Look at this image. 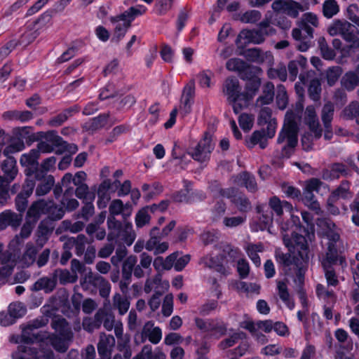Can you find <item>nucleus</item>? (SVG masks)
Returning a JSON list of instances; mask_svg holds the SVG:
<instances>
[{
	"mask_svg": "<svg viewBox=\"0 0 359 359\" xmlns=\"http://www.w3.org/2000/svg\"><path fill=\"white\" fill-rule=\"evenodd\" d=\"M290 252L276 251L275 259L281 273L303 284L309 262V247L305 236L292 232L291 238L284 239Z\"/></svg>",
	"mask_w": 359,
	"mask_h": 359,
	"instance_id": "1",
	"label": "nucleus"
},
{
	"mask_svg": "<svg viewBox=\"0 0 359 359\" xmlns=\"http://www.w3.org/2000/svg\"><path fill=\"white\" fill-rule=\"evenodd\" d=\"M32 126L16 127L13 129V137L11 142L3 150V155L15 154L25 149V142L27 146H31L34 142L44 140L46 132L39 131L34 133Z\"/></svg>",
	"mask_w": 359,
	"mask_h": 359,
	"instance_id": "2",
	"label": "nucleus"
},
{
	"mask_svg": "<svg viewBox=\"0 0 359 359\" xmlns=\"http://www.w3.org/2000/svg\"><path fill=\"white\" fill-rule=\"evenodd\" d=\"M222 92L226 96L228 102L232 106L235 114H238L252 101L250 96L244 97L245 90L242 91L239 80L234 76H228L224 80L222 84Z\"/></svg>",
	"mask_w": 359,
	"mask_h": 359,
	"instance_id": "3",
	"label": "nucleus"
},
{
	"mask_svg": "<svg viewBox=\"0 0 359 359\" xmlns=\"http://www.w3.org/2000/svg\"><path fill=\"white\" fill-rule=\"evenodd\" d=\"M147 8L144 6H131L123 13L111 18L112 23L123 21V24H118L114 29V34L112 40L119 42L126 35L128 28L131 26V22L138 16L145 13Z\"/></svg>",
	"mask_w": 359,
	"mask_h": 359,
	"instance_id": "4",
	"label": "nucleus"
},
{
	"mask_svg": "<svg viewBox=\"0 0 359 359\" xmlns=\"http://www.w3.org/2000/svg\"><path fill=\"white\" fill-rule=\"evenodd\" d=\"M262 69L259 67L252 65H248L241 74L240 79L245 82L244 97L250 96L252 100L254 99L262 85Z\"/></svg>",
	"mask_w": 359,
	"mask_h": 359,
	"instance_id": "5",
	"label": "nucleus"
},
{
	"mask_svg": "<svg viewBox=\"0 0 359 359\" xmlns=\"http://www.w3.org/2000/svg\"><path fill=\"white\" fill-rule=\"evenodd\" d=\"M296 114L292 110L287 111L285 114L283 127L278 134L277 143H283L288 139V145L295 147L298 143V126L295 121Z\"/></svg>",
	"mask_w": 359,
	"mask_h": 359,
	"instance_id": "6",
	"label": "nucleus"
},
{
	"mask_svg": "<svg viewBox=\"0 0 359 359\" xmlns=\"http://www.w3.org/2000/svg\"><path fill=\"white\" fill-rule=\"evenodd\" d=\"M215 149V143L212 140V135L210 132L205 131L203 138L198 142L197 145L189 151L191 158L200 163H203L210 159V154Z\"/></svg>",
	"mask_w": 359,
	"mask_h": 359,
	"instance_id": "7",
	"label": "nucleus"
},
{
	"mask_svg": "<svg viewBox=\"0 0 359 359\" xmlns=\"http://www.w3.org/2000/svg\"><path fill=\"white\" fill-rule=\"evenodd\" d=\"M194 322L196 327L202 332L212 333L214 335L218 334L219 337L225 335L226 333V325L217 319H203L196 317L194 318Z\"/></svg>",
	"mask_w": 359,
	"mask_h": 359,
	"instance_id": "8",
	"label": "nucleus"
},
{
	"mask_svg": "<svg viewBox=\"0 0 359 359\" xmlns=\"http://www.w3.org/2000/svg\"><path fill=\"white\" fill-rule=\"evenodd\" d=\"M36 184L34 180L26 179L22 189L15 197L16 210L21 214L24 213L28 205V198L32 194Z\"/></svg>",
	"mask_w": 359,
	"mask_h": 359,
	"instance_id": "9",
	"label": "nucleus"
},
{
	"mask_svg": "<svg viewBox=\"0 0 359 359\" xmlns=\"http://www.w3.org/2000/svg\"><path fill=\"white\" fill-rule=\"evenodd\" d=\"M81 286L83 289H88L90 286L97 288L100 295L103 298L108 297L111 291L109 282L100 275H91L86 278L84 281L81 282Z\"/></svg>",
	"mask_w": 359,
	"mask_h": 359,
	"instance_id": "10",
	"label": "nucleus"
},
{
	"mask_svg": "<svg viewBox=\"0 0 359 359\" xmlns=\"http://www.w3.org/2000/svg\"><path fill=\"white\" fill-rule=\"evenodd\" d=\"M304 122L309 126V130L314 133L316 139H319L322 135V129L320 126L316 109L313 105L306 107L304 115Z\"/></svg>",
	"mask_w": 359,
	"mask_h": 359,
	"instance_id": "11",
	"label": "nucleus"
},
{
	"mask_svg": "<svg viewBox=\"0 0 359 359\" xmlns=\"http://www.w3.org/2000/svg\"><path fill=\"white\" fill-rule=\"evenodd\" d=\"M350 175V170L343 163H333L328 169L323 170V178L325 180H333L340 177H347Z\"/></svg>",
	"mask_w": 359,
	"mask_h": 359,
	"instance_id": "12",
	"label": "nucleus"
},
{
	"mask_svg": "<svg viewBox=\"0 0 359 359\" xmlns=\"http://www.w3.org/2000/svg\"><path fill=\"white\" fill-rule=\"evenodd\" d=\"M268 34L267 32L264 33L262 30L257 29H243L238 34L236 43L238 44L241 39H244V43L260 44L265 40L264 36Z\"/></svg>",
	"mask_w": 359,
	"mask_h": 359,
	"instance_id": "13",
	"label": "nucleus"
},
{
	"mask_svg": "<svg viewBox=\"0 0 359 359\" xmlns=\"http://www.w3.org/2000/svg\"><path fill=\"white\" fill-rule=\"evenodd\" d=\"M351 182L348 180H342L340 184L333 190L327 200V203L330 205L335 203L339 198L347 200L353 196V193L351 191Z\"/></svg>",
	"mask_w": 359,
	"mask_h": 359,
	"instance_id": "14",
	"label": "nucleus"
},
{
	"mask_svg": "<svg viewBox=\"0 0 359 359\" xmlns=\"http://www.w3.org/2000/svg\"><path fill=\"white\" fill-rule=\"evenodd\" d=\"M226 256L224 254H218L215 256L205 257L202 259L201 262L204 265L211 269L215 270L222 275H227V271L224 265Z\"/></svg>",
	"mask_w": 359,
	"mask_h": 359,
	"instance_id": "15",
	"label": "nucleus"
},
{
	"mask_svg": "<svg viewBox=\"0 0 359 359\" xmlns=\"http://www.w3.org/2000/svg\"><path fill=\"white\" fill-rule=\"evenodd\" d=\"M79 111L80 107L78 104L66 108L60 114L51 117L48 121V125L50 127H59L65 123L69 117L77 114Z\"/></svg>",
	"mask_w": 359,
	"mask_h": 359,
	"instance_id": "16",
	"label": "nucleus"
},
{
	"mask_svg": "<svg viewBox=\"0 0 359 359\" xmlns=\"http://www.w3.org/2000/svg\"><path fill=\"white\" fill-rule=\"evenodd\" d=\"M124 225L122 222L116 219L114 217H108L107 218V226L109 229V233L107 235V240L110 242L116 241L123 234L126 229V222L124 221Z\"/></svg>",
	"mask_w": 359,
	"mask_h": 359,
	"instance_id": "17",
	"label": "nucleus"
},
{
	"mask_svg": "<svg viewBox=\"0 0 359 359\" xmlns=\"http://www.w3.org/2000/svg\"><path fill=\"white\" fill-rule=\"evenodd\" d=\"M22 221V214L15 213L11 210H5L0 214V229H4L11 226L13 228L18 227Z\"/></svg>",
	"mask_w": 359,
	"mask_h": 359,
	"instance_id": "18",
	"label": "nucleus"
},
{
	"mask_svg": "<svg viewBox=\"0 0 359 359\" xmlns=\"http://www.w3.org/2000/svg\"><path fill=\"white\" fill-rule=\"evenodd\" d=\"M11 154L4 155L6 159L0 163L1 170L8 181H13L18 172L16 159Z\"/></svg>",
	"mask_w": 359,
	"mask_h": 359,
	"instance_id": "19",
	"label": "nucleus"
},
{
	"mask_svg": "<svg viewBox=\"0 0 359 359\" xmlns=\"http://www.w3.org/2000/svg\"><path fill=\"white\" fill-rule=\"evenodd\" d=\"M47 142L52 143L54 146V152L57 155H62L66 152L67 142L58 135L55 130L46 131L45 139Z\"/></svg>",
	"mask_w": 359,
	"mask_h": 359,
	"instance_id": "20",
	"label": "nucleus"
},
{
	"mask_svg": "<svg viewBox=\"0 0 359 359\" xmlns=\"http://www.w3.org/2000/svg\"><path fill=\"white\" fill-rule=\"evenodd\" d=\"M2 118L5 121L27 123L34 118V114L28 110H8L2 114Z\"/></svg>",
	"mask_w": 359,
	"mask_h": 359,
	"instance_id": "21",
	"label": "nucleus"
},
{
	"mask_svg": "<svg viewBox=\"0 0 359 359\" xmlns=\"http://www.w3.org/2000/svg\"><path fill=\"white\" fill-rule=\"evenodd\" d=\"M208 189L214 199H217L220 197L231 198L234 196V188L224 189L218 180L210 181L208 184Z\"/></svg>",
	"mask_w": 359,
	"mask_h": 359,
	"instance_id": "22",
	"label": "nucleus"
},
{
	"mask_svg": "<svg viewBox=\"0 0 359 359\" xmlns=\"http://www.w3.org/2000/svg\"><path fill=\"white\" fill-rule=\"evenodd\" d=\"M47 202L43 199H39L33 202L27 210L26 219L29 221L32 220V223H36L47 208Z\"/></svg>",
	"mask_w": 359,
	"mask_h": 359,
	"instance_id": "23",
	"label": "nucleus"
},
{
	"mask_svg": "<svg viewBox=\"0 0 359 359\" xmlns=\"http://www.w3.org/2000/svg\"><path fill=\"white\" fill-rule=\"evenodd\" d=\"M12 359H41L39 349L35 347H28L25 345H18L17 351L12 354Z\"/></svg>",
	"mask_w": 359,
	"mask_h": 359,
	"instance_id": "24",
	"label": "nucleus"
},
{
	"mask_svg": "<svg viewBox=\"0 0 359 359\" xmlns=\"http://www.w3.org/2000/svg\"><path fill=\"white\" fill-rule=\"evenodd\" d=\"M238 185L245 187L248 191L255 193L257 190V184L255 176L248 171H244L237 176Z\"/></svg>",
	"mask_w": 359,
	"mask_h": 359,
	"instance_id": "25",
	"label": "nucleus"
},
{
	"mask_svg": "<svg viewBox=\"0 0 359 359\" xmlns=\"http://www.w3.org/2000/svg\"><path fill=\"white\" fill-rule=\"evenodd\" d=\"M57 285L55 277L48 278L42 277L38 279L32 285L31 290L32 291L44 290L46 293H50L54 290Z\"/></svg>",
	"mask_w": 359,
	"mask_h": 359,
	"instance_id": "26",
	"label": "nucleus"
},
{
	"mask_svg": "<svg viewBox=\"0 0 359 359\" xmlns=\"http://www.w3.org/2000/svg\"><path fill=\"white\" fill-rule=\"evenodd\" d=\"M109 116V112L100 114L98 116L90 118L88 122L86 123L83 128L86 131L92 132L101 129L107 124Z\"/></svg>",
	"mask_w": 359,
	"mask_h": 359,
	"instance_id": "27",
	"label": "nucleus"
},
{
	"mask_svg": "<svg viewBox=\"0 0 359 359\" xmlns=\"http://www.w3.org/2000/svg\"><path fill=\"white\" fill-rule=\"evenodd\" d=\"M274 84L271 81H267L262 88V95L257 99V104L261 105L270 104L274 99Z\"/></svg>",
	"mask_w": 359,
	"mask_h": 359,
	"instance_id": "28",
	"label": "nucleus"
},
{
	"mask_svg": "<svg viewBox=\"0 0 359 359\" xmlns=\"http://www.w3.org/2000/svg\"><path fill=\"white\" fill-rule=\"evenodd\" d=\"M326 262L330 265L337 264L343 266L346 264V259L343 256H339L338 254V249L337 244L333 243H328L327 251L326 252Z\"/></svg>",
	"mask_w": 359,
	"mask_h": 359,
	"instance_id": "29",
	"label": "nucleus"
},
{
	"mask_svg": "<svg viewBox=\"0 0 359 359\" xmlns=\"http://www.w3.org/2000/svg\"><path fill=\"white\" fill-rule=\"evenodd\" d=\"M265 130H255L248 140H246V146L249 149H252L255 145L259 144L262 149L267 147V140L265 137Z\"/></svg>",
	"mask_w": 359,
	"mask_h": 359,
	"instance_id": "30",
	"label": "nucleus"
},
{
	"mask_svg": "<svg viewBox=\"0 0 359 359\" xmlns=\"http://www.w3.org/2000/svg\"><path fill=\"white\" fill-rule=\"evenodd\" d=\"M55 184V177L52 175H49L45 179L39 181L35 189V194L36 196H43L48 194L52 190Z\"/></svg>",
	"mask_w": 359,
	"mask_h": 359,
	"instance_id": "31",
	"label": "nucleus"
},
{
	"mask_svg": "<svg viewBox=\"0 0 359 359\" xmlns=\"http://www.w3.org/2000/svg\"><path fill=\"white\" fill-rule=\"evenodd\" d=\"M359 34L358 28L351 23L344 21L340 35L347 42L352 43Z\"/></svg>",
	"mask_w": 359,
	"mask_h": 359,
	"instance_id": "32",
	"label": "nucleus"
},
{
	"mask_svg": "<svg viewBox=\"0 0 359 359\" xmlns=\"http://www.w3.org/2000/svg\"><path fill=\"white\" fill-rule=\"evenodd\" d=\"M358 83L359 76L355 72H346L341 79V86L348 91L354 90Z\"/></svg>",
	"mask_w": 359,
	"mask_h": 359,
	"instance_id": "33",
	"label": "nucleus"
},
{
	"mask_svg": "<svg viewBox=\"0 0 359 359\" xmlns=\"http://www.w3.org/2000/svg\"><path fill=\"white\" fill-rule=\"evenodd\" d=\"M306 8L303 5L294 0H287L284 13L292 18H297L300 11H304Z\"/></svg>",
	"mask_w": 359,
	"mask_h": 359,
	"instance_id": "34",
	"label": "nucleus"
},
{
	"mask_svg": "<svg viewBox=\"0 0 359 359\" xmlns=\"http://www.w3.org/2000/svg\"><path fill=\"white\" fill-rule=\"evenodd\" d=\"M109 215L108 217H114L116 215H121L124 221L130 217L129 213L123 211V203L121 199L113 200L109 207Z\"/></svg>",
	"mask_w": 359,
	"mask_h": 359,
	"instance_id": "35",
	"label": "nucleus"
},
{
	"mask_svg": "<svg viewBox=\"0 0 359 359\" xmlns=\"http://www.w3.org/2000/svg\"><path fill=\"white\" fill-rule=\"evenodd\" d=\"M130 130V126L129 124H121L114 127L112 130L109 133L108 137L105 140V144H111L116 141L118 137Z\"/></svg>",
	"mask_w": 359,
	"mask_h": 359,
	"instance_id": "36",
	"label": "nucleus"
},
{
	"mask_svg": "<svg viewBox=\"0 0 359 359\" xmlns=\"http://www.w3.org/2000/svg\"><path fill=\"white\" fill-rule=\"evenodd\" d=\"M231 199L240 212H247L251 209V203L245 194H241L237 196L234 194Z\"/></svg>",
	"mask_w": 359,
	"mask_h": 359,
	"instance_id": "37",
	"label": "nucleus"
},
{
	"mask_svg": "<svg viewBox=\"0 0 359 359\" xmlns=\"http://www.w3.org/2000/svg\"><path fill=\"white\" fill-rule=\"evenodd\" d=\"M136 256L130 255L123 262L122 265V278L126 280L131 279L133 269L137 263Z\"/></svg>",
	"mask_w": 359,
	"mask_h": 359,
	"instance_id": "38",
	"label": "nucleus"
},
{
	"mask_svg": "<svg viewBox=\"0 0 359 359\" xmlns=\"http://www.w3.org/2000/svg\"><path fill=\"white\" fill-rule=\"evenodd\" d=\"M318 43L321 56L323 59L326 60H332L334 59L336 56L335 50L328 46L325 37H320Z\"/></svg>",
	"mask_w": 359,
	"mask_h": 359,
	"instance_id": "39",
	"label": "nucleus"
},
{
	"mask_svg": "<svg viewBox=\"0 0 359 359\" xmlns=\"http://www.w3.org/2000/svg\"><path fill=\"white\" fill-rule=\"evenodd\" d=\"M75 196L78 198L82 200V201L86 200L95 201L96 196L95 189L90 191L89 187L86 184H80L76 186L75 189Z\"/></svg>",
	"mask_w": 359,
	"mask_h": 359,
	"instance_id": "40",
	"label": "nucleus"
},
{
	"mask_svg": "<svg viewBox=\"0 0 359 359\" xmlns=\"http://www.w3.org/2000/svg\"><path fill=\"white\" fill-rule=\"evenodd\" d=\"M343 73L340 66H333L326 70V80L329 86H333L337 82Z\"/></svg>",
	"mask_w": 359,
	"mask_h": 359,
	"instance_id": "41",
	"label": "nucleus"
},
{
	"mask_svg": "<svg viewBox=\"0 0 359 359\" xmlns=\"http://www.w3.org/2000/svg\"><path fill=\"white\" fill-rule=\"evenodd\" d=\"M39 151L35 149H32L29 151V153L23 154L21 156L20 163L22 167L25 165H36L39 164Z\"/></svg>",
	"mask_w": 359,
	"mask_h": 359,
	"instance_id": "42",
	"label": "nucleus"
},
{
	"mask_svg": "<svg viewBox=\"0 0 359 359\" xmlns=\"http://www.w3.org/2000/svg\"><path fill=\"white\" fill-rule=\"evenodd\" d=\"M246 62L240 58H231L226 63V67L228 70L238 72V76L243 72L247 67Z\"/></svg>",
	"mask_w": 359,
	"mask_h": 359,
	"instance_id": "43",
	"label": "nucleus"
},
{
	"mask_svg": "<svg viewBox=\"0 0 359 359\" xmlns=\"http://www.w3.org/2000/svg\"><path fill=\"white\" fill-rule=\"evenodd\" d=\"M321 91L322 88L320 80L317 78L311 79L308 87L309 97L313 101H318L320 97Z\"/></svg>",
	"mask_w": 359,
	"mask_h": 359,
	"instance_id": "44",
	"label": "nucleus"
},
{
	"mask_svg": "<svg viewBox=\"0 0 359 359\" xmlns=\"http://www.w3.org/2000/svg\"><path fill=\"white\" fill-rule=\"evenodd\" d=\"M54 11L50 8L46 10L41 13L34 22L33 26L38 30L44 27L48 22H50L53 15Z\"/></svg>",
	"mask_w": 359,
	"mask_h": 359,
	"instance_id": "45",
	"label": "nucleus"
},
{
	"mask_svg": "<svg viewBox=\"0 0 359 359\" xmlns=\"http://www.w3.org/2000/svg\"><path fill=\"white\" fill-rule=\"evenodd\" d=\"M334 106L332 103L324 104L321 111V119L324 126L327 128L331 126V122L334 115Z\"/></svg>",
	"mask_w": 359,
	"mask_h": 359,
	"instance_id": "46",
	"label": "nucleus"
},
{
	"mask_svg": "<svg viewBox=\"0 0 359 359\" xmlns=\"http://www.w3.org/2000/svg\"><path fill=\"white\" fill-rule=\"evenodd\" d=\"M26 337L29 339V342L27 344H33L34 343L44 342L49 338V333L46 331H39L36 333L33 332L29 330L25 329Z\"/></svg>",
	"mask_w": 359,
	"mask_h": 359,
	"instance_id": "47",
	"label": "nucleus"
},
{
	"mask_svg": "<svg viewBox=\"0 0 359 359\" xmlns=\"http://www.w3.org/2000/svg\"><path fill=\"white\" fill-rule=\"evenodd\" d=\"M244 56L247 60L252 62L262 63L264 61V57L258 48H248L245 50Z\"/></svg>",
	"mask_w": 359,
	"mask_h": 359,
	"instance_id": "48",
	"label": "nucleus"
},
{
	"mask_svg": "<svg viewBox=\"0 0 359 359\" xmlns=\"http://www.w3.org/2000/svg\"><path fill=\"white\" fill-rule=\"evenodd\" d=\"M130 301L122 297L119 294H116L114 297V305L117 308L118 313L123 316L127 313L130 307Z\"/></svg>",
	"mask_w": 359,
	"mask_h": 359,
	"instance_id": "49",
	"label": "nucleus"
},
{
	"mask_svg": "<svg viewBox=\"0 0 359 359\" xmlns=\"http://www.w3.org/2000/svg\"><path fill=\"white\" fill-rule=\"evenodd\" d=\"M226 204L222 199L217 200L211 209L213 221L220 219L226 212Z\"/></svg>",
	"mask_w": 359,
	"mask_h": 359,
	"instance_id": "50",
	"label": "nucleus"
},
{
	"mask_svg": "<svg viewBox=\"0 0 359 359\" xmlns=\"http://www.w3.org/2000/svg\"><path fill=\"white\" fill-rule=\"evenodd\" d=\"M299 201H302L305 205L313 210L319 208V203L316 199L314 194L313 192L308 191V190L304 189L302 193Z\"/></svg>",
	"mask_w": 359,
	"mask_h": 359,
	"instance_id": "51",
	"label": "nucleus"
},
{
	"mask_svg": "<svg viewBox=\"0 0 359 359\" xmlns=\"http://www.w3.org/2000/svg\"><path fill=\"white\" fill-rule=\"evenodd\" d=\"M136 233L133 230V224L130 222H126V229L121 237L118 238L121 240L128 246H130L135 241Z\"/></svg>",
	"mask_w": 359,
	"mask_h": 359,
	"instance_id": "52",
	"label": "nucleus"
},
{
	"mask_svg": "<svg viewBox=\"0 0 359 359\" xmlns=\"http://www.w3.org/2000/svg\"><path fill=\"white\" fill-rule=\"evenodd\" d=\"M339 11L337 2L335 0L325 1L323 6V13L325 18H331Z\"/></svg>",
	"mask_w": 359,
	"mask_h": 359,
	"instance_id": "53",
	"label": "nucleus"
},
{
	"mask_svg": "<svg viewBox=\"0 0 359 359\" xmlns=\"http://www.w3.org/2000/svg\"><path fill=\"white\" fill-rule=\"evenodd\" d=\"M48 339L55 351L60 353H65L67 351L68 345L62 337L57 334H53L52 336L49 335Z\"/></svg>",
	"mask_w": 359,
	"mask_h": 359,
	"instance_id": "54",
	"label": "nucleus"
},
{
	"mask_svg": "<svg viewBox=\"0 0 359 359\" xmlns=\"http://www.w3.org/2000/svg\"><path fill=\"white\" fill-rule=\"evenodd\" d=\"M321 187L327 189L328 185L323 183L320 179L313 177L306 181L304 189L313 193H319Z\"/></svg>",
	"mask_w": 359,
	"mask_h": 359,
	"instance_id": "55",
	"label": "nucleus"
},
{
	"mask_svg": "<svg viewBox=\"0 0 359 359\" xmlns=\"http://www.w3.org/2000/svg\"><path fill=\"white\" fill-rule=\"evenodd\" d=\"M184 189L177 191L171 195L172 201L175 203H185L188 204L189 185L190 184V182L184 181Z\"/></svg>",
	"mask_w": 359,
	"mask_h": 359,
	"instance_id": "56",
	"label": "nucleus"
},
{
	"mask_svg": "<svg viewBox=\"0 0 359 359\" xmlns=\"http://www.w3.org/2000/svg\"><path fill=\"white\" fill-rule=\"evenodd\" d=\"M111 185L110 180H104L102 181L98 187L97 189V196H98V201H97V205L100 208L102 207H105L106 204L105 202L104 203V205L102 206V198H106L107 194L110 189Z\"/></svg>",
	"mask_w": 359,
	"mask_h": 359,
	"instance_id": "57",
	"label": "nucleus"
},
{
	"mask_svg": "<svg viewBox=\"0 0 359 359\" xmlns=\"http://www.w3.org/2000/svg\"><path fill=\"white\" fill-rule=\"evenodd\" d=\"M26 308L20 302L11 303L9 304L8 308V312H9L13 318L15 320L18 318H22L26 313Z\"/></svg>",
	"mask_w": 359,
	"mask_h": 359,
	"instance_id": "58",
	"label": "nucleus"
},
{
	"mask_svg": "<svg viewBox=\"0 0 359 359\" xmlns=\"http://www.w3.org/2000/svg\"><path fill=\"white\" fill-rule=\"evenodd\" d=\"M262 18V14L259 11L250 10L245 12L240 18V20L244 23H256Z\"/></svg>",
	"mask_w": 359,
	"mask_h": 359,
	"instance_id": "59",
	"label": "nucleus"
},
{
	"mask_svg": "<svg viewBox=\"0 0 359 359\" xmlns=\"http://www.w3.org/2000/svg\"><path fill=\"white\" fill-rule=\"evenodd\" d=\"M345 115L349 119H355L356 123L359 125V102H352L344 110Z\"/></svg>",
	"mask_w": 359,
	"mask_h": 359,
	"instance_id": "60",
	"label": "nucleus"
},
{
	"mask_svg": "<svg viewBox=\"0 0 359 359\" xmlns=\"http://www.w3.org/2000/svg\"><path fill=\"white\" fill-rule=\"evenodd\" d=\"M219 238V233L217 231H206L201 235V240L205 245L216 243Z\"/></svg>",
	"mask_w": 359,
	"mask_h": 359,
	"instance_id": "61",
	"label": "nucleus"
},
{
	"mask_svg": "<svg viewBox=\"0 0 359 359\" xmlns=\"http://www.w3.org/2000/svg\"><path fill=\"white\" fill-rule=\"evenodd\" d=\"M150 215L148 214L146 208L140 209L135 215V224L137 228H142L149 222Z\"/></svg>",
	"mask_w": 359,
	"mask_h": 359,
	"instance_id": "62",
	"label": "nucleus"
},
{
	"mask_svg": "<svg viewBox=\"0 0 359 359\" xmlns=\"http://www.w3.org/2000/svg\"><path fill=\"white\" fill-rule=\"evenodd\" d=\"M117 95L118 93L114 90V84L108 83L102 89L100 90L99 99L103 101L109 98H114Z\"/></svg>",
	"mask_w": 359,
	"mask_h": 359,
	"instance_id": "63",
	"label": "nucleus"
},
{
	"mask_svg": "<svg viewBox=\"0 0 359 359\" xmlns=\"http://www.w3.org/2000/svg\"><path fill=\"white\" fill-rule=\"evenodd\" d=\"M39 34V33L38 32L37 29L34 31L29 30L25 32L18 39L20 44L21 46H27V45L32 43L36 39Z\"/></svg>",
	"mask_w": 359,
	"mask_h": 359,
	"instance_id": "64",
	"label": "nucleus"
}]
</instances>
